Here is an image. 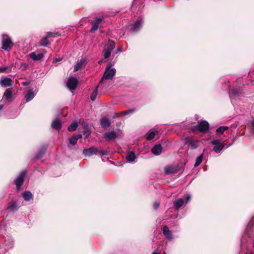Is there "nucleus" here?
Here are the masks:
<instances>
[{"label":"nucleus","mask_w":254,"mask_h":254,"mask_svg":"<svg viewBox=\"0 0 254 254\" xmlns=\"http://www.w3.org/2000/svg\"><path fill=\"white\" fill-rule=\"evenodd\" d=\"M158 132L157 131L155 130V131H151L149 133V134H148L147 136V139L148 140H152V139L154 138L155 135L157 134Z\"/></svg>","instance_id":"obj_31"},{"label":"nucleus","mask_w":254,"mask_h":254,"mask_svg":"<svg viewBox=\"0 0 254 254\" xmlns=\"http://www.w3.org/2000/svg\"><path fill=\"white\" fill-rule=\"evenodd\" d=\"M252 124L253 127H254V119L252 121Z\"/></svg>","instance_id":"obj_42"},{"label":"nucleus","mask_w":254,"mask_h":254,"mask_svg":"<svg viewBox=\"0 0 254 254\" xmlns=\"http://www.w3.org/2000/svg\"><path fill=\"white\" fill-rule=\"evenodd\" d=\"M29 84H30V82H27H27H23L22 83V84L23 85H24V86H27V85H28Z\"/></svg>","instance_id":"obj_40"},{"label":"nucleus","mask_w":254,"mask_h":254,"mask_svg":"<svg viewBox=\"0 0 254 254\" xmlns=\"http://www.w3.org/2000/svg\"><path fill=\"white\" fill-rule=\"evenodd\" d=\"M199 142V140L192 137L189 138L188 140L189 146L193 149L196 148L198 146Z\"/></svg>","instance_id":"obj_8"},{"label":"nucleus","mask_w":254,"mask_h":254,"mask_svg":"<svg viewBox=\"0 0 254 254\" xmlns=\"http://www.w3.org/2000/svg\"><path fill=\"white\" fill-rule=\"evenodd\" d=\"M81 137H82V135L81 134L74 135L69 138V143L71 144L74 145L76 144L77 140L79 138H81Z\"/></svg>","instance_id":"obj_23"},{"label":"nucleus","mask_w":254,"mask_h":254,"mask_svg":"<svg viewBox=\"0 0 254 254\" xmlns=\"http://www.w3.org/2000/svg\"><path fill=\"white\" fill-rule=\"evenodd\" d=\"M117 52H121V48L120 49L117 50Z\"/></svg>","instance_id":"obj_45"},{"label":"nucleus","mask_w":254,"mask_h":254,"mask_svg":"<svg viewBox=\"0 0 254 254\" xmlns=\"http://www.w3.org/2000/svg\"><path fill=\"white\" fill-rule=\"evenodd\" d=\"M3 98L8 102H11L12 101V90L11 88H8L5 90Z\"/></svg>","instance_id":"obj_11"},{"label":"nucleus","mask_w":254,"mask_h":254,"mask_svg":"<svg viewBox=\"0 0 254 254\" xmlns=\"http://www.w3.org/2000/svg\"><path fill=\"white\" fill-rule=\"evenodd\" d=\"M51 37H53V34L52 33H48L47 34L46 37L42 38L41 40V41L39 43V45L41 46H44V47H46L48 45H49V43L48 42V38H49Z\"/></svg>","instance_id":"obj_14"},{"label":"nucleus","mask_w":254,"mask_h":254,"mask_svg":"<svg viewBox=\"0 0 254 254\" xmlns=\"http://www.w3.org/2000/svg\"><path fill=\"white\" fill-rule=\"evenodd\" d=\"M128 112H126V114H125V115H126L127 113Z\"/></svg>","instance_id":"obj_48"},{"label":"nucleus","mask_w":254,"mask_h":254,"mask_svg":"<svg viewBox=\"0 0 254 254\" xmlns=\"http://www.w3.org/2000/svg\"><path fill=\"white\" fill-rule=\"evenodd\" d=\"M86 64V60L84 59H81L74 66L73 71L74 72L85 66Z\"/></svg>","instance_id":"obj_15"},{"label":"nucleus","mask_w":254,"mask_h":254,"mask_svg":"<svg viewBox=\"0 0 254 254\" xmlns=\"http://www.w3.org/2000/svg\"><path fill=\"white\" fill-rule=\"evenodd\" d=\"M186 203H187L188 202H189L190 199V195H189V194H187L186 196Z\"/></svg>","instance_id":"obj_37"},{"label":"nucleus","mask_w":254,"mask_h":254,"mask_svg":"<svg viewBox=\"0 0 254 254\" xmlns=\"http://www.w3.org/2000/svg\"><path fill=\"white\" fill-rule=\"evenodd\" d=\"M115 47V43L113 41H109L108 44V48L107 49L112 51Z\"/></svg>","instance_id":"obj_34"},{"label":"nucleus","mask_w":254,"mask_h":254,"mask_svg":"<svg viewBox=\"0 0 254 254\" xmlns=\"http://www.w3.org/2000/svg\"><path fill=\"white\" fill-rule=\"evenodd\" d=\"M22 195L26 201H29L32 198V194L29 191H25Z\"/></svg>","instance_id":"obj_26"},{"label":"nucleus","mask_w":254,"mask_h":254,"mask_svg":"<svg viewBox=\"0 0 254 254\" xmlns=\"http://www.w3.org/2000/svg\"><path fill=\"white\" fill-rule=\"evenodd\" d=\"M78 126V124L76 122H73L67 128L69 131H73L76 130Z\"/></svg>","instance_id":"obj_28"},{"label":"nucleus","mask_w":254,"mask_h":254,"mask_svg":"<svg viewBox=\"0 0 254 254\" xmlns=\"http://www.w3.org/2000/svg\"><path fill=\"white\" fill-rule=\"evenodd\" d=\"M211 143L215 145L213 150L216 153H219L222 149L223 147H221V143L219 140H213Z\"/></svg>","instance_id":"obj_10"},{"label":"nucleus","mask_w":254,"mask_h":254,"mask_svg":"<svg viewBox=\"0 0 254 254\" xmlns=\"http://www.w3.org/2000/svg\"><path fill=\"white\" fill-rule=\"evenodd\" d=\"M90 134V132L88 130H86L85 131H84L83 132V134L86 136V137H87L88 136H89Z\"/></svg>","instance_id":"obj_38"},{"label":"nucleus","mask_w":254,"mask_h":254,"mask_svg":"<svg viewBox=\"0 0 254 254\" xmlns=\"http://www.w3.org/2000/svg\"><path fill=\"white\" fill-rule=\"evenodd\" d=\"M3 108V106L2 105H0V110H1Z\"/></svg>","instance_id":"obj_46"},{"label":"nucleus","mask_w":254,"mask_h":254,"mask_svg":"<svg viewBox=\"0 0 254 254\" xmlns=\"http://www.w3.org/2000/svg\"><path fill=\"white\" fill-rule=\"evenodd\" d=\"M97 149L95 147H91L88 149H84L83 150V154L86 156H90L97 152Z\"/></svg>","instance_id":"obj_13"},{"label":"nucleus","mask_w":254,"mask_h":254,"mask_svg":"<svg viewBox=\"0 0 254 254\" xmlns=\"http://www.w3.org/2000/svg\"><path fill=\"white\" fill-rule=\"evenodd\" d=\"M122 134L121 129H118L117 131H111L107 132L104 134V138L106 141L113 140Z\"/></svg>","instance_id":"obj_4"},{"label":"nucleus","mask_w":254,"mask_h":254,"mask_svg":"<svg viewBox=\"0 0 254 254\" xmlns=\"http://www.w3.org/2000/svg\"><path fill=\"white\" fill-rule=\"evenodd\" d=\"M12 83V80L8 77L1 78L0 80V84L1 86L6 87L11 86Z\"/></svg>","instance_id":"obj_12"},{"label":"nucleus","mask_w":254,"mask_h":254,"mask_svg":"<svg viewBox=\"0 0 254 254\" xmlns=\"http://www.w3.org/2000/svg\"><path fill=\"white\" fill-rule=\"evenodd\" d=\"M101 154H102V155H106V153L105 152H102V153H101Z\"/></svg>","instance_id":"obj_44"},{"label":"nucleus","mask_w":254,"mask_h":254,"mask_svg":"<svg viewBox=\"0 0 254 254\" xmlns=\"http://www.w3.org/2000/svg\"><path fill=\"white\" fill-rule=\"evenodd\" d=\"M78 84V80L73 77H69L66 82V86L70 90H75Z\"/></svg>","instance_id":"obj_6"},{"label":"nucleus","mask_w":254,"mask_h":254,"mask_svg":"<svg viewBox=\"0 0 254 254\" xmlns=\"http://www.w3.org/2000/svg\"><path fill=\"white\" fill-rule=\"evenodd\" d=\"M60 60H61V59H57V58H56V59H54V60H53V62H54V63H56V62H57L58 61H60Z\"/></svg>","instance_id":"obj_41"},{"label":"nucleus","mask_w":254,"mask_h":254,"mask_svg":"<svg viewBox=\"0 0 254 254\" xmlns=\"http://www.w3.org/2000/svg\"><path fill=\"white\" fill-rule=\"evenodd\" d=\"M164 171L166 174H170L177 173L178 169L172 166H167L165 167Z\"/></svg>","instance_id":"obj_18"},{"label":"nucleus","mask_w":254,"mask_h":254,"mask_svg":"<svg viewBox=\"0 0 254 254\" xmlns=\"http://www.w3.org/2000/svg\"><path fill=\"white\" fill-rule=\"evenodd\" d=\"M203 158V154H201L198 157L196 158L195 160V163L194 164V166L197 167L202 162Z\"/></svg>","instance_id":"obj_33"},{"label":"nucleus","mask_w":254,"mask_h":254,"mask_svg":"<svg viewBox=\"0 0 254 254\" xmlns=\"http://www.w3.org/2000/svg\"><path fill=\"white\" fill-rule=\"evenodd\" d=\"M13 47V43L10 38L6 35L2 37V48L5 51L10 50Z\"/></svg>","instance_id":"obj_3"},{"label":"nucleus","mask_w":254,"mask_h":254,"mask_svg":"<svg viewBox=\"0 0 254 254\" xmlns=\"http://www.w3.org/2000/svg\"><path fill=\"white\" fill-rule=\"evenodd\" d=\"M136 158L135 154L133 152H129L126 156L127 160L129 162H132Z\"/></svg>","instance_id":"obj_29"},{"label":"nucleus","mask_w":254,"mask_h":254,"mask_svg":"<svg viewBox=\"0 0 254 254\" xmlns=\"http://www.w3.org/2000/svg\"><path fill=\"white\" fill-rule=\"evenodd\" d=\"M160 205V203L159 202H155L153 204V207L155 209H157Z\"/></svg>","instance_id":"obj_36"},{"label":"nucleus","mask_w":254,"mask_h":254,"mask_svg":"<svg viewBox=\"0 0 254 254\" xmlns=\"http://www.w3.org/2000/svg\"><path fill=\"white\" fill-rule=\"evenodd\" d=\"M45 53V50L42 49L39 51H36L30 53L29 57L34 61H39L43 59Z\"/></svg>","instance_id":"obj_5"},{"label":"nucleus","mask_w":254,"mask_h":254,"mask_svg":"<svg viewBox=\"0 0 254 254\" xmlns=\"http://www.w3.org/2000/svg\"><path fill=\"white\" fill-rule=\"evenodd\" d=\"M35 94L32 89L27 91L25 96V99L27 102L30 101L35 97Z\"/></svg>","instance_id":"obj_16"},{"label":"nucleus","mask_w":254,"mask_h":254,"mask_svg":"<svg viewBox=\"0 0 254 254\" xmlns=\"http://www.w3.org/2000/svg\"><path fill=\"white\" fill-rule=\"evenodd\" d=\"M28 64L26 63H22L21 64V67H23L25 69L27 67Z\"/></svg>","instance_id":"obj_39"},{"label":"nucleus","mask_w":254,"mask_h":254,"mask_svg":"<svg viewBox=\"0 0 254 254\" xmlns=\"http://www.w3.org/2000/svg\"><path fill=\"white\" fill-rule=\"evenodd\" d=\"M116 69L111 68V65H108L105 69L103 76L101 78L99 85H106L107 84V80L112 79L116 73Z\"/></svg>","instance_id":"obj_1"},{"label":"nucleus","mask_w":254,"mask_h":254,"mask_svg":"<svg viewBox=\"0 0 254 254\" xmlns=\"http://www.w3.org/2000/svg\"><path fill=\"white\" fill-rule=\"evenodd\" d=\"M102 85H98L96 87L95 89L94 90V91L91 93L90 98L92 101H94L97 96L98 95V89L99 87L102 86Z\"/></svg>","instance_id":"obj_25"},{"label":"nucleus","mask_w":254,"mask_h":254,"mask_svg":"<svg viewBox=\"0 0 254 254\" xmlns=\"http://www.w3.org/2000/svg\"><path fill=\"white\" fill-rule=\"evenodd\" d=\"M17 208V205L15 202H11L8 203L7 209L9 211H14Z\"/></svg>","instance_id":"obj_30"},{"label":"nucleus","mask_w":254,"mask_h":254,"mask_svg":"<svg viewBox=\"0 0 254 254\" xmlns=\"http://www.w3.org/2000/svg\"><path fill=\"white\" fill-rule=\"evenodd\" d=\"M7 68H8V67L7 66L0 67V73H2V72L5 71Z\"/></svg>","instance_id":"obj_35"},{"label":"nucleus","mask_w":254,"mask_h":254,"mask_svg":"<svg viewBox=\"0 0 254 254\" xmlns=\"http://www.w3.org/2000/svg\"><path fill=\"white\" fill-rule=\"evenodd\" d=\"M111 52H112L111 51H110V50H109L107 48H105L103 51V56H104V58L105 59H107V58H109L111 56Z\"/></svg>","instance_id":"obj_32"},{"label":"nucleus","mask_w":254,"mask_h":254,"mask_svg":"<svg viewBox=\"0 0 254 254\" xmlns=\"http://www.w3.org/2000/svg\"><path fill=\"white\" fill-rule=\"evenodd\" d=\"M51 126L53 128L59 130L62 127L61 122L59 119H56L52 123Z\"/></svg>","instance_id":"obj_20"},{"label":"nucleus","mask_w":254,"mask_h":254,"mask_svg":"<svg viewBox=\"0 0 254 254\" xmlns=\"http://www.w3.org/2000/svg\"><path fill=\"white\" fill-rule=\"evenodd\" d=\"M209 124L206 121H202L198 123V125L193 127V131H198L202 133L209 132Z\"/></svg>","instance_id":"obj_2"},{"label":"nucleus","mask_w":254,"mask_h":254,"mask_svg":"<svg viewBox=\"0 0 254 254\" xmlns=\"http://www.w3.org/2000/svg\"><path fill=\"white\" fill-rule=\"evenodd\" d=\"M26 174V172L25 171H22L19 176L17 177L16 179L14 181V184L16 185L17 189H18L22 185L24 178Z\"/></svg>","instance_id":"obj_7"},{"label":"nucleus","mask_w":254,"mask_h":254,"mask_svg":"<svg viewBox=\"0 0 254 254\" xmlns=\"http://www.w3.org/2000/svg\"><path fill=\"white\" fill-rule=\"evenodd\" d=\"M101 21L102 19L99 18H96L95 20L92 22V27L91 29V31H94L97 30L98 29Z\"/></svg>","instance_id":"obj_17"},{"label":"nucleus","mask_w":254,"mask_h":254,"mask_svg":"<svg viewBox=\"0 0 254 254\" xmlns=\"http://www.w3.org/2000/svg\"><path fill=\"white\" fill-rule=\"evenodd\" d=\"M101 125L103 128H107L110 126L111 123L108 118H104L101 120Z\"/></svg>","instance_id":"obj_22"},{"label":"nucleus","mask_w":254,"mask_h":254,"mask_svg":"<svg viewBox=\"0 0 254 254\" xmlns=\"http://www.w3.org/2000/svg\"><path fill=\"white\" fill-rule=\"evenodd\" d=\"M184 203V201L183 199L180 198L174 201L173 205L174 207L176 209H178L182 207Z\"/></svg>","instance_id":"obj_24"},{"label":"nucleus","mask_w":254,"mask_h":254,"mask_svg":"<svg viewBox=\"0 0 254 254\" xmlns=\"http://www.w3.org/2000/svg\"><path fill=\"white\" fill-rule=\"evenodd\" d=\"M162 148L160 144L155 145L152 149V152L156 155H159L162 152Z\"/></svg>","instance_id":"obj_21"},{"label":"nucleus","mask_w":254,"mask_h":254,"mask_svg":"<svg viewBox=\"0 0 254 254\" xmlns=\"http://www.w3.org/2000/svg\"><path fill=\"white\" fill-rule=\"evenodd\" d=\"M162 231L165 236L168 239H172V232L169 229L168 227L164 226L162 228Z\"/></svg>","instance_id":"obj_19"},{"label":"nucleus","mask_w":254,"mask_h":254,"mask_svg":"<svg viewBox=\"0 0 254 254\" xmlns=\"http://www.w3.org/2000/svg\"><path fill=\"white\" fill-rule=\"evenodd\" d=\"M229 127L227 126H221L219 127L216 131V134H223V133L228 130Z\"/></svg>","instance_id":"obj_27"},{"label":"nucleus","mask_w":254,"mask_h":254,"mask_svg":"<svg viewBox=\"0 0 254 254\" xmlns=\"http://www.w3.org/2000/svg\"><path fill=\"white\" fill-rule=\"evenodd\" d=\"M152 254H160V253L156 252H154Z\"/></svg>","instance_id":"obj_43"},{"label":"nucleus","mask_w":254,"mask_h":254,"mask_svg":"<svg viewBox=\"0 0 254 254\" xmlns=\"http://www.w3.org/2000/svg\"><path fill=\"white\" fill-rule=\"evenodd\" d=\"M128 111L131 112V111H133L132 110H129Z\"/></svg>","instance_id":"obj_47"},{"label":"nucleus","mask_w":254,"mask_h":254,"mask_svg":"<svg viewBox=\"0 0 254 254\" xmlns=\"http://www.w3.org/2000/svg\"><path fill=\"white\" fill-rule=\"evenodd\" d=\"M142 19H138L133 24L130 25V29L131 31L135 32L139 29L141 26Z\"/></svg>","instance_id":"obj_9"}]
</instances>
